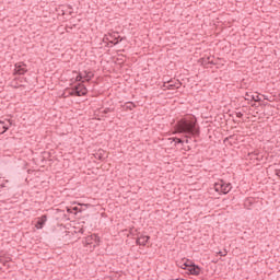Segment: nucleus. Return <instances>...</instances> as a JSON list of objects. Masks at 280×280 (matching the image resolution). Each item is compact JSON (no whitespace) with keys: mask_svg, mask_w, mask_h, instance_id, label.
Wrapping results in <instances>:
<instances>
[{"mask_svg":"<svg viewBox=\"0 0 280 280\" xmlns=\"http://www.w3.org/2000/svg\"><path fill=\"white\" fill-rule=\"evenodd\" d=\"M106 154V151L100 149L97 153H95V159H97L98 161H104V159H106V156H104Z\"/></svg>","mask_w":280,"mask_h":280,"instance_id":"ddd939ff","label":"nucleus"},{"mask_svg":"<svg viewBox=\"0 0 280 280\" xmlns=\"http://www.w3.org/2000/svg\"><path fill=\"white\" fill-rule=\"evenodd\" d=\"M245 100L250 101V102H261V98L259 97V95L255 96L248 92H246V94H245Z\"/></svg>","mask_w":280,"mask_h":280,"instance_id":"9b49d317","label":"nucleus"},{"mask_svg":"<svg viewBox=\"0 0 280 280\" xmlns=\"http://www.w3.org/2000/svg\"><path fill=\"white\" fill-rule=\"evenodd\" d=\"M137 107V105L133 103V102H127V103H125V105H124V108L126 109V110H132V108H136Z\"/></svg>","mask_w":280,"mask_h":280,"instance_id":"2eb2a0df","label":"nucleus"},{"mask_svg":"<svg viewBox=\"0 0 280 280\" xmlns=\"http://www.w3.org/2000/svg\"><path fill=\"white\" fill-rule=\"evenodd\" d=\"M187 260H189V258H182L180 260H177L176 261L177 268L185 270V264H187Z\"/></svg>","mask_w":280,"mask_h":280,"instance_id":"f8f14e48","label":"nucleus"},{"mask_svg":"<svg viewBox=\"0 0 280 280\" xmlns=\"http://www.w3.org/2000/svg\"><path fill=\"white\" fill-rule=\"evenodd\" d=\"M0 187L1 188L5 187V184L4 183L0 184Z\"/></svg>","mask_w":280,"mask_h":280,"instance_id":"bb28decb","label":"nucleus"},{"mask_svg":"<svg viewBox=\"0 0 280 280\" xmlns=\"http://www.w3.org/2000/svg\"><path fill=\"white\" fill-rule=\"evenodd\" d=\"M231 189H233V184H231L230 182L219 179L214 183V191H217V194H223L224 196H226V194L231 192Z\"/></svg>","mask_w":280,"mask_h":280,"instance_id":"7ed1b4c3","label":"nucleus"},{"mask_svg":"<svg viewBox=\"0 0 280 280\" xmlns=\"http://www.w3.org/2000/svg\"><path fill=\"white\" fill-rule=\"evenodd\" d=\"M100 242H101L100 236L97 234H94V243L96 244V245H94V248H95V246H100Z\"/></svg>","mask_w":280,"mask_h":280,"instance_id":"aec40b11","label":"nucleus"},{"mask_svg":"<svg viewBox=\"0 0 280 280\" xmlns=\"http://www.w3.org/2000/svg\"><path fill=\"white\" fill-rule=\"evenodd\" d=\"M83 80H84L83 72H82V71L78 72V75H77V78H75V81H77V82H83Z\"/></svg>","mask_w":280,"mask_h":280,"instance_id":"f3484780","label":"nucleus"},{"mask_svg":"<svg viewBox=\"0 0 280 280\" xmlns=\"http://www.w3.org/2000/svg\"><path fill=\"white\" fill-rule=\"evenodd\" d=\"M94 241H95V234H92L85 238V244L91 245L93 244Z\"/></svg>","mask_w":280,"mask_h":280,"instance_id":"dca6fc26","label":"nucleus"},{"mask_svg":"<svg viewBox=\"0 0 280 280\" xmlns=\"http://www.w3.org/2000/svg\"><path fill=\"white\" fill-rule=\"evenodd\" d=\"M219 255H221V257H225L226 256V254H222V252H220Z\"/></svg>","mask_w":280,"mask_h":280,"instance_id":"a878e982","label":"nucleus"},{"mask_svg":"<svg viewBox=\"0 0 280 280\" xmlns=\"http://www.w3.org/2000/svg\"><path fill=\"white\" fill-rule=\"evenodd\" d=\"M81 72H83V79L85 80V82H91L93 78H95V73H93V71L83 70Z\"/></svg>","mask_w":280,"mask_h":280,"instance_id":"9d476101","label":"nucleus"},{"mask_svg":"<svg viewBox=\"0 0 280 280\" xmlns=\"http://www.w3.org/2000/svg\"><path fill=\"white\" fill-rule=\"evenodd\" d=\"M186 143H189V140H186Z\"/></svg>","mask_w":280,"mask_h":280,"instance_id":"2f4dec72","label":"nucleus"},{"mask_svg":"<svg viewBox=\"0 0 280 280\" xmlns=\"http://www.w3.org/2000/svg\"><path fill=\"white\" fill-rule=\"evenodd\" d=\"M171 139V141H174V143H175V145L177 144V143H180L182 145L185 143V141H183V139H180V138H170Z\"/></svg>","mask_w":280,"mask_h":280,"instance_id":"a211bd4d","label":"nucleus"},{"mask_svg":"<svg viewBox=\"0 0 280 280\" xmlns=\"http://www.w3.org/2000/svg\"><path fill=\"white\" fill-rule=\"evenodd\" d=\"M207 62H208V65H215V62H213V60H211V57H207Z\"/></svg>","mask_w":280,"mask_h":280,"instance_id":"4be33fe9","label":"nucleus"},{"mask_svg":"<svg viewBox=\"0 0 280 280\" xmlns=\"http://www.w3.org/2000/svg\"><path fill=\"white\" fill-rule=\"evenodd\" d=\"M108 113H115V108L106 107V108L103 110V115H108Z\"/></svg>","mask_w":280,"mask_h":280,"instance_id":"6ab92c4d","label":"nucleus"},{"mask_svg":"<svg viewBox=\"0 0 280 280\" xmlns=\"http://www.w3.org/2000/svg\"><path fill=\"white\" fill-rule=\"evenodd\" d=\"M163 86H164V89H167V83H164Z\"/></svg>","mask_w":280,"mask_h":280,"instance_id":"cd10ccee","label":"nucleus"},{"mask_svg":"<svg viewBox=\"0 0 280 280\" xmlns=\"http://www.w3.org/2000/svg\"><path fill=\"white\" fill-rule=\"evenodd\" d=\"M137 246H141V236H138L136 240Z\"/></svg>","mask_w":280,"mask_h":280,"instance_id":"412c9836","label":"nucleus"},{"mask_svg":"<svg viewBox=\"0 0 280 280\" xmlns=\"http://www.w3.org/2000/svg\"><path fill=\"white\" fill-rule=\"evenodd\" d=\"M202 65H209V62H207V58L202 59Z\"/></svg>","mask_w":280,"mask_h":280,"instance_id":"b1692460","label":"nucleus"},{"mask_svg":"<svg viewBox=\"0 0 280 280\" xmlns=\"http://www.w3.org/2000/svg\"><path fill=\"white\" fill-rule=\"evenodd\" d=\"M124 40V37L119 36L118 32H112L104 35L103 43H110V45H119Z\"/></svg>","mask_w":280,"mask_h":280,"instance_id":"20e7f679","label":"nucleus"},{"mask_svg":"<svg viewBox=\"0 0 280 280\" xmlns=\"http://www.w3.org/2000/svg\"><path fill=\"white\" fill-rule=\"evenodd\" d=\"M11 126H14V120L12 119L0 120V135H5V132L10 130Z\"/></svg>","mask_w":280,"mask_h":280,"instance_id":"423d86ee","label":"nucleus"},{"mask_svg":"<svg viewBox=\"0 0 280 280\" xmlns=\"http://www.w3.org/2000/svg\"><path fill=\"white\" fill-rule=\"evenodd\" d=\"M179 86H183V83L178 80H176V81L170 80L166 85L168 91H174L175 89H178Z\"/></svg>","mask_w":280,"mask_h":280,"instance_id":"6e6552de","label":"nucleus"},{"mask_svg":"<svg viewBox=\"0 0 280 280\" xmlns=\"http://www.w3.org/2000/svg\"><path fill=\"white\" fill-rule=\"evenodd\" d=\"M276 176H280V168L276 170Z\"/></svg>","mask_w":280,"mask_h":280,"instance_id":"393cba45","label":"nucleus"},{"mask_svg":"<svg viewBox=\"0 0 280 280\" xmlns=\"http://www.w3.org/2000/svg\"><path fill=\"white\" fill-rule=\"evenodd\" d=\"M79 233H84V230L81 229V230L79 231Z\"/></svg>","mask_w":280,"mask_h":280,"instance_id":"c85d7f7f","label":"nucleus"},{"mask_svg":"<svg viewBox=\"0 0 280 280\" xmlns=\"http://www.w3.org/2000/svg\"><path fill=\"white\" fill-rule=\"evenodd\" d=\"M46 222H47V214H43V215L36 221L35 228H36L37 230H40V229H43V228L45 226Z\"/></svg>","mask_w":280,"mask_h":280,"instance_id":"1a4fd4ad","label":"nucleus"},{"mask_svg":"<svg viewBox=\"0 0 280 280\" xmlns=\"http://www.w3.org/2000/svg\"><path fill=\"white\" fill-rule=\"evenodd\" d=\"M224 141H229V138H225V140Z\"/></svg>","mask_w":280,"mask_h":280,"instance_id":"7c9ffc66","label":"nucleus"},{"mask_svg":"<svg viewBox=\"0 0 280 280\" xmlns=\"http://www.w3.org/2000/svg\"><path fill=\"white\" fill-rule=\"evenodd\" d=\"M236 117H237L238 119H242V117H244V114H243L242 112H238V113H236Z\"/></svg>","mask_w":280,"mask_h":280,"instance_id":"5701e85b","label":"nucleus"},{"mask_svg":"<svg viewBox=\"0 0 280 280\" xmlns=\"http://www.w3.org/2000/svg\"><path fill=\"white\" fill-rule=\"evenodd\" d=\"M73 73H78V71H73Z\"/></svg>","mask_w":280,"mask_h":280,"instance_id":"473e14b6","label":"nucleus"},{"mask_svg":"<svg viewBox=\"0 0 280 280\" xmlns=\"http://www.w3.org/2000/svg\"><path fill=\"white\" fill-rule=\"evenodd\" d=\"M228 139H233V136H230Z\"/></svg>","mask_w":280,"mask_h":280,"instance_id":"c756f323","label":"nucleus"},{"mask_svg":"<svg viewBox=\"0 0 280 280\" xmlns=\"http://www.w3.org/2000/svg\"><path fill=\"white\" fill-rule=\"evenodd\" d=\"M89 93L86 85L79 83L74 88H72L70 95L72 97H82Z\"/></svg>","mask_w":280,"mask_h":280,"instance_id":"39448f33","label":"nucleus"},{"mask_svg":"<svg viewBox=\"0 0 280 280\" xmlns=\"http://www.w3.org/2000/svg\"><path fill=\"white\" fill-rule=\"evenodd\" d=\"M184 270H186V275L192 276V277H200L202 275V267L199 265H196L194 260H186Z\"/></svg>","mask_w":280,"mask_h":280,"instance_id":"f03ea898","label":"nucleus"},{"mask_svg":"<svg viewBox=\"0 0 280 280\" xmlns=\"http://www.w3.org/2000/svg\"><path fill=\"white\" fill-rule=\"evenodd\" d=\"M140 240L141 246H147L148 242H150V235H140Z\"/></svg>","mask_w":280,"mask_h":280,"instance_id":"4468645a","label":"nucleus"},{"mask_svg":"<svg viewBox=\"0 0 280 280\" xmlns=\"http://www.w3.org/2000/svg\"><path fill=\"white\" fill-rule=\"evenodd\" d=\"M27 73V65L25 62L15 63L13 75H25Z\"/></svg>","mask_w":280,"mask_h":280,"instance_id":"0eeeda50","label":"nucleus"},{"mask_svg":"<svg viewBox=\"0 0 280 280\" xmlns=\"http://www.w3.org/2000/svg\"><path fill=\"white\" fill-rule=\"evenodd\" d=\"M177 131L187 137H200V126H198V120L190 119L187 120L182 118L176 124Z\"/></svg>","mask_w":280,"mask_h":280,"instance_id":"f257e3e1","label":"nucleus"}]
</instances>
